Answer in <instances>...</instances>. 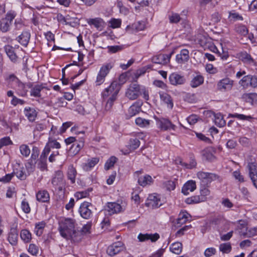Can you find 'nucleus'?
Listing matches in <instances>:
<instances>
[{"mask_svg": "<svg viewBox=\"0 0 257 257\" xmlns=\"http://www.w3.org/2000/svg\"><path fill=\"white\" fill-rule=\"evenodd\" d=\"M112 66V65L110 63H105L101 66L96 77L95 81L96 85H99L104 82L105 77L108 74Z\"/></svg>", "mask_w": 257, "mask_h": 257, "instance_id": "obj_7", "label": "nucleus"}, {"mask_svg": "<svg viewBox=\"0 0 257 257\" xmlns=\"http://www.w3.org/2000/svg\"><path fill=\"white\" fill-rule=\"evenodd\" d=\"M13 144L10 138L6 137L0 139V149L4 146H8Z\"/></svg>", "mask_w": 257, "mask_h": 257, "instance_id": "obj_61", "label": "nucleus"}, {"mask_svg": "<svg viewBox=\"0 0 257 257\" xmlns=\"http://www.w3.org/2000/svg\"><path fill=\"white\" fill-rule=\"evenodd\" d=\"M43 88L44 87L41 84H37L33 87L32 86L30 91L31 96L36 97H41V91Z\"/></svg>", "mask_w": 257, "mask_h": 257, "instance_id": "obj_36", "label": "nucleus"}, {"mask_svg": "<svg viewBox=\"0 0 257 257\" xmlns=\"http://www.w3.org/2000/svg\"><path fill=\"white\" fill-rule=\"evenodd\" d=\"M197 176L202 183L206 185L209 184L212 181L216 180H218L219 182H221L222 180L217 174L212 173L200 171L197 173Z\"/></svg>", "mask_w": 257, "mask_h": 257, "instance_id": "obj_5", "label": "nucleus"}, {"mask_svg": "<svg viewBox=\"0 0 257 257\" xmlns=\"http://www.w3.org/2000/svg\"><path fill=\"white\" fill-rule=\"evenodd\" d=\"M140 145V141L137 139H131L130 140V149L131 150H134L139 148Z\"/></svg>", "mask_w": 257, "mask_h": 257, "instance_id": "obj_55", "label": "nucleus"}, {"mask_svg": "<svg viewBox=\"0 0 257 257\" xmlns=\"http://www.w3.org/2000/svg\"><path fill=\"white\" fill-rule=\"evenodd\" d=\"M196 188V183L194 181H187L182 188V192L185 195H187L190 192H193Z\"/></svg>", "mask_w": 257, "mask_h": 257, "instance_id": "obj_22", "label": "nucleus"}, {"mask_svg": "<svg viewBox=\"0 0 257 257\" xmlns=\"http://www.w3.org/2000/svg\"><path fill=\"white\" fill-rule=\"evenodd\" d=\"M58 230L62 237L72 242H79L82 240V233L79 231L78 224L73 218H60Z\"/></svg>", "mask_w": 257, "mask_h": 257, "instance_id": "obj_1", "label": "nucleus"}, {"mask_svg": "<svg viewBox=\"0 0 257 257\" xmlns=\"http://www.w3.org/2000/svg\"><path fill=\"white\" fill-rule=\"evenodd\" d=\"M60 148V144L56 140L53 139H49L44 150L47 149L48 151V154H49L51 148L59 149Z\"/></svg>", "mask_w": 257, "mask_h": 257, "instance_id": "obj_38", "label": "nucleus"}, {"mask_svg": "<svg viewBox=\"0 0 257 257\" xmlns=\"http://www.w3.org/2000/svg\"><path fill=\"white\" fill-rule=\"evenodd\" d=\"M89 195V191L85 190L83 191L77 192L75 194V197L78 199L88 197Z\"/></svg>", "mask_w": 257, "mask_h": 257, "instance_id": "obj_64", "label": "nucleus"}, {"mask_svg": "<svg viewBox=\"0 0 257 257\" xmlns=\"http://www.w3.org/2000/svg\"><path fill=\"white\" fill-rule=\"evenodd\" d=\"M23 170V168H20L19 169H16L15 171V174L17 177L21 180H25L27 177V175Z\"/></svg>", "mask_w": 257, "mask_h": 257, "instance_id": "obj_59", "label": "nucleus"}, {"mask_svg": "<svg viewBox=\"0 0 257 257\" xmlns=\"http://www.w3.org/2000/svg\"><path fill=\"white\" fill-rule=\"evenodd\" d=\"M233 80L226 77L220 80L216 84L217 90L220 92H226L232 89Z\"/></svg>", "mask_w": 257, "mask_h": 257, "instance_id": "obj_8", "label": "nucleus"}, {"mask_svg": "<svg viewBox=\"0 0 257 257\" xmlns=\"http://www.w3.org/2000/svg\"><path fill=\"white\" fill-rule=\"evenodd\" d=\"M154 119L156 120L157 127L160 131L166 132L176 130V126L168 118L163 117H158L155 116Z\"/></svg>", "mask_w": 257, "mask_h": 257, "instance_id": "obj_4", "label": "nucleus"}, {"mask_svg": "<svg viewBox=\"0 0 257 257\" xmlns=\"http://www.w3.org/2000/svg\"><path fill=\"white\" fill-rule=\"evenodd\" d=\"M235 32L240 36H245L248 32L247 27L242 24H236L234 26Z\"/></svg>", "mask_w": 257, "mask_h": 257, "instance_id": "obj_35", "label": "nucleus"}, {"mask_svg": "<svg viewBox=\"0 0 257 257\" xmlns=\"http://www.w3.org/2000/svg\"><path fill=\"white\" fill-rule=\"evenodd\" d=\"M46 223L44 221H41L36 224L35 228V232L37 236H41L45 228Z\"/></svg>", "mask_w": 257, "mask_h": 257, "instance_id": "obj_49", "label": "nucleus"}, {"mask_svg": "<svg viewBox=\"0 0 257 257\" xmlns=\"http://www.w3.org/2000/svg\"><path fill=\"white\" fill-rule=\"evenodd\" d=\"M249 176L254 187L257 189V164L249 163L247 165Z\"/></svg>", "mask_w": 257, "mask_h": 257, "instance_id": "obj_15", "label": "nucleus"}, {"mask_svg": "<svg viewBox=\"0 0 257 257\" xmlns=\"http://www.w3.org/2000/svg\"><path fill=\"white\" fill-rule=\"evenodd\" d=\"M21 154L24 157H27L29 156L31 151L29 146L27 145H22L20 146Z\"/></svg>", "mask_w": 257, "mask_h": 257, "instance_id": "obj_54", "label": "nucleus"}, {"mask_svg": "<svg viewBox=\"0 0 257 257\" xmlns=\"http://www.w3.org/2000/svg\"><path fill=\"white\" fill-rule=\"evenodd\" d=\"M140 110L141 107L138 104H134L128 108V115L129 117H132L138 114Z\"/></svg>", "mask_w": 257, "mask_h": 257, "instance_id": "obj_47", "label": "nucleus"}, {"mask_svg": "<svg viewBox=\"0 0 257 257\" xmlns=\"http://www.w3.org/2000/svg\"><path fill=\"white\" fill-rule=\"evenodd\" d=\"M106 210L109 212V214H112L123 211L124 208L117 203L109 202L107 203Z\"/></svg>", "mask_w": 257, "mask_h": 257, "instance_id": "obj_19", "label": "nucleus"}, {"mask_svg": "<svg viewBox=\"0 0 257 257\" xmlns=\"http://www.w3.org/2000/svg\"><path fill=\"white\" fill-rule=\"evenodd\" d=\"M170 250L173 253L179 254L182 252V244L180 242L173 243L170 245Z\"/></svg>", "mask_w": 257, "mask_h": 257, "instance_id": "obj_42", "label": "nucleus"}, {"mask_svg": "<svg viewBox=\"0 0 257 257\" xmlns=\"http://www.w3.org/2000/svg\"><path fill=\"white\" fill-rule=\"evenodd\" d=\"M86 22L89 26H94L97 30L101 31L104 28L105 22L101 18L86 19Z\"/></svg>", "mask_w": 257, "mask_h": 257, "instance_id": "obj_20", "label": "nucleus"}, {"mask_svg": "<svg viewBox=\"0 0 257 257\" xmlns=\"http://www.w3.org/2000/svg\"><path fill=\"white\" fill-rule=\"evenodd\" d=\"M201 45L205 48H208L211 51L214 53L218 54H220V51L218 49L216 46L212 43L210 38L206 39L204 42L202 40L201 41Z\"/></svg>", "mask_w": 257, "mask_h": 257, "instance_id": "obj_30", "label": "nucleus"}, {"mask_svg": "<svg viewBox=\"0 0 257 257\" xmlns=\"http://www.w3.org/2000/svg\"><path fill=\"white\" fill-rule=\"evenodd\" d=\"M21 209L25 213H29L31 211V208L30 207L28 201L24 199L21 202Z\"/></svg>", "mask_w": 257, "mask_h": 257, "instance_id": "obj_58", "label": "nucleus"}, {"mask_svg": "<svg viewBox=\"0 0 257 257\" xmlns=\"http://www.w3.org/2000/svg\"><path fill=\"white\" fill-rule=\"evenodd\" d=\"M145 23L144 21H138L133 23L132 25L127 26L126 28L127 31L135 30L136 31H143L145 28Z\"/></svg>", "mask_w": 257, "mask_h": 257, "instance_id": "obj_29", "label": "nucleus"}, {"mask_svg": "<svg viewBox=\"0 0 257 257\" xmlns=\"http://www.w3.org/2000/svg\"><path fill=\"white\" fill-rule=\"evenodd\" d=\"M205 201L204 197H200V196H193L187 198L185 200V202L188 204H192L194 203H198L201 202Z\"/></svg>", "mask_w": 257, "mask_h": 257, "instance_id": "obj_43", "label": "nucleus"}, {"mask_svg": "<svg viewBox=\"0 0 257 257\" xmlns=\"http://www.w3.org/2000/svg\"><path fill=\"white\" fill-rule=\"evenodd\" d=\"M109 27L116 29L120 27L121 24V20L120 19L111 18L108 22Z\"/></svg>", "mask_w": 257, "mask_h": 257, "instance_id": "obj_51", "label": "nucleus"}, {"mask_svg": "<svg viewBox=\"0 0 257 257\" xmlns=\"http://www.w3.org/2000/svg\"><path fill=\"white\" fill-rule=\"evenodd\" d=\"M181 164L187 169H191L196 167L197 163L194 158H191L189 163L181 162Z\"/></svg>", "mask_w": 257, "mask_h": 257, "instance_id": "obj_57", "label": "nucleus"}, {"mask_svg": "<svg viewBox=\"0 0 257 257\" xmlns=\"http://www.w3.org/2000/svg\"><path fill=\"white\" fill-rule=\"evenodd\" d=\"M214 122L217 126L220 127L224 126L226 124L225 120L224 119L223 116L220 113L214 115Z\"/></svg>", "mask_w": 257, "mask_h": 257, "instance_id": "obj_45", "label": "nucleus"}, {"mask_svg": "<svg viewBox=\"0 0 257 257\" xmlns=\"http://www.w3.org/2000/svg\"><path fill=\"white\" fill-rule=\"evenodd\" d=\"M117 161V158L114 156L111 157L106 162L104 165V169L106 170H108L111 169L112 167H113L114 164L116 163Z\"/></svg>", "mask_w": 257, "mask_h": 257, "instance_id": "obj_53", "label": "nucleus"}, {"mask_svg": "<svg viewBox=\"0 0 257 257\" xmlns=\"http://www.w3.org/2000/svg\"><path fill=\"white\" fill-rule=\"evenodd\" d=\"M169 80L170 83L174 86L183 85L186 82L184 76L178 72L172 73L169 76Z\"/></svg>", "mask_w": 257, "mask_h": 257, "instance_id": "obj_11", "label": "nucleus"}, {"mask_svg": "<svg viewBox=\"0 0 257 257\" xmlns=\"http://www.w3.org/2000/svg\"><path fill=\"white\" fill-rule=\"evenodd\" d=\"M20 237L25 243H29L32 239L31 232L27 229H23L20 232Z\"/></svg>", "mask_w": 257, "mask_h": 257, "instance_id": "obj_40", "label": "nucleus"}, {"mask_svg": "<svg viewBox=\"0 0 257 257\" xmlns=\"http://www.w3.org/2000/svg\"><path fill=\"white\" fill-rule=\"evenodd\" d=\"M215 153L216 149L212 147H207L201 152L203 158L209 161H213L215 159L214 156Z\"/></svg>", "mask_w": 257, "mask_h": 257, "instance_id": "obj_17", "label": "nucleus"}, {"mask_svg": "<svg viewBox=\"0 0 257 257\" xmlns=\"http://www.w3.org/2000/svg\"><path fill=\"white\" fill-rule=\"evenodd\" d=\"M153 179L149 175L141 176L139 177L138 179V182L139 184L144 187L147 186L151 185L152 184H153Z\"/></svg>", "mask_w": 257, "mask_h": 257, "instance_id": "obj_24", "label": "nucleus"}, {"mask_svg": "<svg viewBox=\"0 0 257 257\" xmlns=\"http://www.w3.org/2000/svg\"><path fill=\"white\" fill-rule=\"evenodd\" d=\"M48 155V151L46 149L43 150L40 155L38 166L41 171H44L47 169V161Z\"/></svg>", "mask_w": 257, "mask_h": 257, "instance_id": "obj_21", "label": "nucleus"}, {"mask_svg": "<svg viewBox=\"0 0 257 257\" xmlns=\"http://www.w3.org/2000/svg\"><path fill=\"white\" fill-rule=\"evenodd\" d=\"M18 238V230L16 228H11L8 234V240L12 245H15L17 243Z\"/></svg>", "mask_w": 257, "mask_h": 257, "instance_id": "obj_26", "label": "nucleus"}, {"mask_svg": "<svg viewBox=\"0 0 257 257\" xmlns=\"http://www.w3.org/2000/svg\"><path fill=\"white\" fill-rule=\"evenodd\" d=\"M141 95H143L145 100L149 99L148 90L145 87L137 83H131L126 88L125 93V96L132 100L137 99Z\"/></svg>", "mask_w": 257, "mask_h": 257, "instance_id": "obj_2", "label": "nucleus"}, {"mask_svg": "<svg viewBox=\"0 0 257 257\" xmlns=\"http://www.w3.org/2000/svg\"><path fill=\"white\" fill-rule=\"evenodd\" d=\"M223 224V221L218 219H213L210 223V227L214 230L218 231L220 234L222 233L224 230L222 228Z\"/></svg>", "mask_w": 257, "mask_h": 257, "instance_id": "obj_31", "label": "nucleus"}, {"mask_svg": "<svg viewBox=\"0 0 257 257\" xmlns=\"http://www.w3.org/2000/svg\"><path fill=\"white\" fill-rule=\"evenodd\" d=\"M99 161L98 158H93L89 159L86 163L82 164V168L85 171H90L98 163Z\"/></svg>", "mask_w": 257, "mask_h": 257, "instance_id": "obj_28", "label": "nucleus"}, {"mask_svg": "<svg viewBox=\"0 0 257 257\" xmlns=\"http://www.w3.org/2000/svg\"><path fill=\"white\" fill-rule=\"evenodd\" d=\"M242 61L250 65H254L255 62L251 56L248 54H246L242 58Z\"/></svg>", "mask_w": 257, "mask_h": 257, "instance_id": "obj_63", "label": "nucleus"}, {"mask_svg": "<svg viewBox=\"0 0 257 257\" xmlns=\"http://www.w3.org/2000/svg\"><path fill=\"white\" fill-rule=\"evenodd\" d=\"M84 146V140H82L80 141L79 142H75L74 143L71 148V150H73V153L74 154H77L80 150Z\"/></svg>", "mask_w": 257, "mask_h": 257, "instance_id": "obj_48", "label": "nucleus"}, {"mask_svg": "<svg viewBox=\"0 0 257 257\" xmlns=\"http://www.w3.org/2000/svg\"><path fill=\"white\" fill-rule=\"evenodd\" d=\"M90 207H91V204L87 202H84L80 205L79 212L83 218L88 219L92 216V212Z\"/></svg>", "mask_w": 257, "mask_h": 257, "instance_id": "obj_14", "label": "nucleus"}, {"mask_svg": "<svg viewBox=\"0 0 257 257\" xmlns=\"http://www.w3.org/2000/svg\"><path fill=\"white\" fill-rule=\"evenodd\" d=\"M30 37L31 34L30 32L24 31L18 37L17 39L21 45L26 47L28 44Z\"/></svg>", "mask_w": 257, "mask_h": 257, "instance_id": "obj_32", "label": "nucleus"}, {"mask_svg": "<svg viewBox=\"0 0 257 257\" xmlns=\"http://www.w3.org/2000/svg\"><path fill=\"white\" fill-rule=\"evenodd\" d=\"M91 227V224L87 223L84 225L80 230L79 229V231L82 233V239L84 235L90 232Z\"/></svg>", "mask_w": 257, "mask_h": 257, "instance_id": "obj_62", "label": "nucleus"}, {"mask_svg": "<svg viewBox=\"0 0 257 257\" xmlns=\"http://www.w3.org/2000/svg\"><path fill=\"white\" fill-rule=\"evenodd\" d=\"M37 200L41 202H48L50 200V195L46 190H39L36 194Z\"/></svg>", "mask_w": 257, "mask_h": 257, "instance_id": "obj_27", "label": "nucleus"}, {"mask_svg": "<svg viewBox=\"0 0 257 257\" xmlns=\"http://www.w3.org/2000/svg\"><path fill=\"white\" fill-rule=\"evenodd\" d=\"M189 217L190 215L187 211H184L181 212L177 220V224H183L185 223L188 221Z\"/></svg>", "mask_w": 257, "mask_h": 257, "instance_id": "obj_41", "label": "nucleus"}, {"mask_svg": "<svg viewBox=\"0 0 257 257\" xmlns=\"http://www.w3.org/2000/svg\"><path fill=\"white\" fill-rule=\"evenodd\" d=\"M5 50L7 56L11 59V60L14 62H16L18 57L14 52V48L10 45H7L5 46Z\"/></svg>", "mask_w": 257, "mask_h": 257, "instance_id": "obj_34", "label": "nucleus"}, {"mask_svg": "<svg viewBox=\"0 0 257 257\" xmlns=\"http://www.w3.org/2000/svg\"><path fill=\"white\" fill-rule=\"evenodd\" d=\"M125 249L124 244L120 241H117L109 246L107 249V253L110 256H114Z\"/></svg>", "mask_w": 257, "mask_h": 257, "instance_id": "obj_12", "label": "nucleus"}, {"mask_svg": "<svg viewBox=\"0 0 257 257\" xmlns=\"http://www.w3.org/2000/svg\"><path fill=\"white\" fill-rule=\"evenodd\" d=\"M77 175V171L73 166H69L67 172V176L68 179H69L72 183H74L75 182V178Z\"/></svg>", "mask_w": 257, "mask_h": 257, "instance_id": "obj_44", "label": "nucleus"}, {"mask_svg": "<svg viewBox=\"0 0 257 257\" xmlns=\"http://www.w3.org/2000/svg\"><path fill=\"white\" fill-rule=\"evenodd\" d=\"M231 245L229 242L223 243L219 245V250L223 253H228L231 250Z\"/></svg>", "mask_w": 257, "mask_h": 257, "instance_id": "obj_50", "label": "nucleus"}, {"mask_svg": "<svg viewBox=\"0 0 257 257\" xmlns=\"http://www.w3.org/2000/svg\"><path fill=\"white\" fill-rule=\"evenodd\" d=\"M228 117L236 118L239 120H245L251 122L254 118L250 115H244L235 113L233 114H229Z\"/></svg>", "mask_w": 257, "mask_h": 257, "instance_id": "obj_33", "label": "nucleus"}, {"mask_svg": "<svg viewBox=\"0 0 257 257\" xmlns=\"http://www.w3.org/2000/svg\"><path fill=\"white\" fill-rule=\"evenodd\" d=\"M173 52L169 54H160L154 56L152 58L153 63L160 64H166L170 62L171 55Z\"/></svg>", "mask_w": 257, "mask_h": 257, "instance_id": "obj_16", "label": "nucleus"}, {"mask_svg": "<svg viewBox=\"0 0 257 257\" xmlns=\"http://www.w3.org/2000/svg\"><path fill=\"white\" fill-rule=\"evenodd\" d=\"M189 51L187 49H183L180 53L176 56V60L179 64H183L188 61L189 59Z\"/></svg>", "mask_w": 257, "mask_h": 257, "instance_id": "obj_23", "label": "nucleus"}, {"mask_svg": "<svg viewBox=\"0 0 257 257\" xmlns=\"http://www.w3.org/2000/svg\"><path fill=\"white\" fill-rule=\"evenodd\" d=\"M242 98L246 102L252 104L257 101V94L255 93H245L243 94Z\"/></svg>", "mask_w": 257, "mask_h": 257, "instance_id": "obj_37", "label": "nucleus"}, {"mask_svg": "<svg viewBox=\"0 0 257 257\" xmlns=\"http://www.w3.org/2000/svg\"><path fill=\"white\" fill-rule=\"evenodd\" d=\"M11 24L7 21L5 19H3L0 21V30L3 32H7L10 29Z\"/></svg>", "mask_w": 257, "mask_h": 257, "instance_id": "obj_52", "label": "nucleus"}, {"mask_svg": "<svg viewBox=\"0 0 257 257\" xmlns=\"http://www.w3.org/2000/svg\"><path fill=\"white\" fill-rule=\"evenodd\" d=\"M163 204L160 196L155 193L150 194L146 203V206L152 208H158L161 206Z\"/></svg>", "mask_w": 257, "mask_h": 257, "instance_id": "obj_10", "label": "nucleus"}, {"mask_svg": "<svg viewBox=\"0 0 257 257\" xmlns=\"http://www.w3.org/2000/svg\"><path fill=\"white\" fill-rule=\"evenodd\" d=\"M120 89V85L116 81H113L110 85L106 88L102 92L103 99L109 97L106 104V108L110 109L112 106L114 101L116 100L117 95Z\"/></svg>", "mask_w": 257, "mask_h": 257, "instance_id": "obj_3", "label": "nucleus"}, {"mask_svg": "<svg viewBox=\"0 0 257 257\" xmlns=\"http://www.w3.org/2000/svg\"><path fill=\"white\" fill-rule=\"evenodd\" d=\"M159 94L161 102L166 104L168 108L172 109L173 107L174 103L171 95L164 91H160Z\"/></svg>", "mask_w": 257, "mask_h": 257, "instance_id": "obj_18", "label": "nucleus"}, {"mask_svg": "<svg viewBox=\"0 0 257 257\" xmlns=\"http://www.w3.org/2000/svg\"><path fill=\"white\" fill-rule=\"evenodd\" d=\"M239 84L244 89H247L249 87H256L257 76L252 75H245L239 80Z\"/></svg>", "mask_w": 257, "mask_h": 257, "instance_id": "obj_6", "label": "nucleus"}, {"mask_svg": "<svg viewBox=\"0 0 257 257\" xmlns=\"http://www.w3.org/2000/svg\"><path fill=\"white\" fill-rule=\"evenodd\" d=\"M32 83L31 82L23 83L21 80L14 85L17 94L22 97L27 95L28 89L31 88Z\"/></svg>", "mask_w": 257, "mask_h": 257, "instance_id": "obj_9", "label": "nucleus"}, {"mask_svg": "<svg viewBox=\"0 0 257 257\" xmlns=\"http://www.w3.org/2000/svg\"><path fill=\"white\" fill-rule=\"evenodd\" d=\"M25 116L30 121H33L35 120L37 116V112L34 108L26 107L24 110Z\"/></svg>", "mask_w": 257, "mask_h": 257, "instance_id": "obj_25", "label": "nucleus"}, {"mask_svg": "<svg viewBox=\"0 0 257 257\" xmlns=\"http://www.w3.org/2000/svg\"><path fill=\"white\" fill-rule=\"evenodd\" d=\"M136 123L141 127H148L150 124L151 120L142 117H138L136 119Z\"/></svg>", "mask_w": 257, "mask_h": 257, "instance_id": "obj_46", "label": "nucleus"}, {"mask_svg": "<svg viewBox=\"0 0 257 257\" xmlns=\"http://www.w3.org/2000/svg\"><path fill=\"white\" fill-rule=\"evenodd\" d=\"M28 251L32 255L36 256L39 252V247L36 244L31 243L29 245Z\"/></svg>", "mask_w": 257, "mask_h": 257, "instance_id": "obj_60", "label": "nucleus"}, {"mask_svg": "<svg viewBox=\"0 0 257 257\" xmlns=\"http://www.w3.org/2000/svg\"><path fill=\"white\" fill-rule=\"evenodd\" d=\"M204 82V77L200 75H197L194 77L190 82V86L193 88H196L201 85Z\"/></svg>", "mask_w": 257, "mask_h": 257, "instance_id": "obj_39", "label": "nucleus"}, {"mask_svg": "<svg viewBox=\"0 0 257 257\" xmlns=\"http://www.w3.org/2000/svg\"><path fill=\"white\" fill-rule=\"evenodd\" d=\"M16 16V12L14 11L11 10L7 13L6 17L4 19L12 25V21L15 18Z\"/></svg>", "mask_w": 257, "mask_h": 257, "instance_id": "obj_56", "label": "nucleus"}, {"mask_svg": "<svg viewBox=\"0 0 257 257\" xmlns=\"http://www.w3.org/2000/svg\"><path fill=\"white\" fill-rule=\"evenodd\" d=\"M51 183L56 190H61L64 184L63 175L61 171H57L54 175Z\"/></svg>", "mask_w": 257, "mask_h": 257, "instance_id": "obj_13", "label": "nucleus"}]
</instances>
